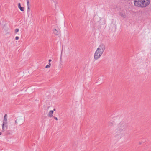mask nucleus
Wrapping results in <instances>:
<instances>
[{"mask_svg":"<svg viewBox=\"0 0 151 151\" xmlns=\"http://www.w3.org/2000/svg\"><path fill=\"white\" fill-rule=\"evenodd\" d=\"M126 124L124 122L122 121L117 125L116 131L115 136L118 138H120L124 135V132L126 129Z\"/></svg>","mask_w":151,"mask_h":151,"instance_id":"obj_1","label":"nucleus"},{"mask_svg":"<svg viewBox=\"0 0 151 151\" xmlns=\"http://www.w3.org/2000/svg\"><path fill=\"white\" fill-rule=\"evenodd\" d=\"M24 122V119L22 117H19L15 120V124L17 125H21Z\"/></svg>","mask_w":151,"mask_h":151,"instance_id":"obj_2","label":"nucleus"},{"mask_svg":"<svg viewBox=\"0 0 151 151\" xmlns=\"http://www.w3.org/2000/svg\"><path fill=\"white\" fill-rule=\"evenodd\" d=\"M103 53L96 50L94 55V59L95 60H97L99 59Z\"/></svg>","mask_w":151,"mask_h":151,"instance_id":"obj_3","label":"nucleus"},{"mask_svg":"<svg viewBox=\"0 0 151 151\" xmlns=\"http://www.w3.org/2000/svg\"><path fill=\"white\" fill-rule=\"evenodd\" d=\"M105 49V46L103 44H101L96 50H98L102 53H103Z\"/></svg>","mask_w":151,"mask_h":151,"instance_id":"obj_4","label":"nucleus"},{"mask_svg":"<svg viewBox=\"0 0 151 151\" xmlns=\"http://www.w3.org/2000/svg\"><path fill=\"white\" fill-rule=\"evenodd\" d=\"M142 7H145L147 6L150 3L149 0H142Z\"/></svg>","mask_w":151,"mask_h":151,"instance_id":"obj_5","label":"nucleus"},{"mask_svg":"<svg viewBox=\"0 0 151 151\" xmlns=\"http://www.w3.org/2000/svg\"><path fill=\"white\" fill-rule=\"evenodd\" d=\"M120 16L122 18H124L126 17L127 15L124 11L122 10L119 13Z\"/></svg>","mask_w":151,"mask_h":151,"instance_id":"obj_6","label":"nucleus"},{"mask_svg":"<svg viewBox=\"0 0 151 151\" xmlns=\"http://www.w3.org/2000/svg\"><path fill=\"white\" fill-rule=\"evenodd\" d=\"M116 124V122L114 121H110L108 123V125L109 127H112Z\"/></svg>","mask_w":151,"mask_h":151,"instance_id":"obj_7","label":"nucleus"},{"mask_svg":"<svg viewBox=\"0 0 151 151\" xmlns=\"http://www.w3.org/2000/svg\"><path fill=\"white\" fill-rule=\"evenodd\" d=\"M140 0H134V4L135 6L140 7Z\"/></svg>","mask_w":151,"mask_h":151,"instance_id":"obj_8","label":"nucleus"},{"mask_svg":"<svg viewBox=\"0 0 151 151\" xmlns=\"http://www.w3.org/2000/svg\"><path fill=\"white\" fill-rule=\"evenodd\" d=\"M60 31L59 30H58L55 29L53 30V33L56 35L59 36L60 34Z\"/></svg>","mask_w":151,"mask_h":151,"instance_id":"obj_9","label":"nucleus"},{"mask_svg":"<svg viewBox=\"0 0 151 151\" xmlns=\"http://www.w3.org/2000/svg\"><path fill=\"white\" fill-rule=\"evenodd\" d=\"M3 123V125H6L7 124V119L6 114H5L4 116Z\"/></svg>","mask_w":151,"mask_h":151,"instance_id":"obj_10","label":"nucleus"},{"mask_svg":"<svg viewBox=\"0 0 151 151\" xmlns=\"http://www.w3.org/2000/svg\"><path fill=\"white\" fill-rule=\"evenodd\" d=\"M53 111H50L48 114V116L50 117H51L53 116Z\"/></svg>","mask_w":151,"mask_h":151,"instance_id":"obj_11","label":"nucleus"},{"mask_svg":"<svg viewBox=\"0 0 151 151\" xmlns=\"http://www.w3.org/2000/svg\"><path fill=\"white\" fill-rule=\"evenodd\" d=\"M6 125H3V123L2 124V131H4L6 130V129L7 128L6 127H5L4 126Z\"/></svg>","mask_w":151,"mask_h":151,"instance_id":"obj_12","label":"nucleus"},{"mask_svg":"<svg viewBox=\"0 0 151 151\" xmlns=\"http://www.w3.org/2000/svg\"><path fill=\"white\" fill-rule=\"evenodd\" d=\"M27 12H29L30 10L29 7V4H27Z\"/></svg>","mask_w":151,"mask_h":151,"instance_id":"obj_13","label":"nucleus"},{"mask_svg":"<svg viewBox=\"0 0 151 151\" xmlns=\"http://www.w3.org/2000/svg\"><path fill=\"white\" fill-rule=\"evenodd\" d=\"M20 9L21 11H24V8L23 7H20L19 8Z\"/></svg>","mask_w":151,"mask_h":151,"instance_id":"obj_14","label":"nucleus"},{"mask_svg":"<svg viewBox=\"0 0 151 151\" xmlns=\"http://www.w3.org/2000/svg\"><path fill=\"white\" fill-rule=\"evenodd\" d=\"M142 0H140V7H142Z\"/></svg>","mask_w":151,"mask_h":151,"instance_id":"obj_15","label":"nucleus"},{"mask_svg":"<svg viewBox=\"0 0 151 151\" xmlns=\"http://www.w3.org/2000/svg\"><path fill=\"white\" fill-rule=\"evenodd\" d=\"M19 29H16L15 30V32L16 33H17L19 31Z\"/></svg>","mask_w":151,"mask_h":151,"instance_id":"obj_16","label":"nucleus"},{"mask_svg":"<svg viewBox=\"0 0 151 151\" xmlns=\"http://www.w3.org/2000/svg\"><path fill=\"white\" fill-rule=\"evenodd\" d=\"M18 7L19 8L20 7H21V4H20V3H19L18 4Z\"/></svg>","mask_w":151,"mask_h":151,"instance_id":"obj_17","label":"nucleus"},{"mask_svg":"<svg viewBox=\"0 0 151 151\" xmlns=\"http://www.w3.org/2000/svg\"><path fill=\"white\" fill-rule=\"evenodd\" d=\"M53 1L55 3V5L57 4V1H54V0H53Z\"/></svg>","mask_w":151,"mask_h":151,"instance_id":"obj_18","label":"nucleus"},{"mask_svg":"<svg viewBox=\"0 0 151 151\" xmlns=\"http://www.w3.org/2000/svg\"><path fill=\"white\" fill-rule=\"evenodd\" d=\"M19 39V37L18 36H16L15 38V39L16 40H18Z\"/></svg>","mask_w":151,"mask_h":151,"instance_id":"obj_19","label":"nucleus"},{"mask_svg":"<svg viewBox=\"0 0 151 151\" xmlns=\"http://www.w3.org/2000/svg\"><path fill=\"white\" fill-rule=\"evenodd\" d=\"M50 67V65H47L46 66L45 68H49Z\"/></svg>","mask_w":151,"mask_h":151,"instance_id":"obj_20","label":"nucleus"},{"mask_svg":"<svg viewBox=\"0 0 151 151\" xmlns=\"http://www.w3.org/2000/svg\"><path fill=\"white\" fill-rule=\"evenodd\" d=\"M27 4H29V0H26Z\"/></svg>","mask_w":151,"mask_h":151,"instance_id":"obj_21","label":"nucleus"},{"mask_svg":"<svg viewBox=\"0 0 151 151\" xmlns=\"http://www.w3.org/2000/svg\"><path fill=\"white\" fill-rule=\"evenodd\" d=\"M54 119L56 120H58V118L56 117H54Z\"/></svg>","mask_w":151,"mask_h":151,"instance_id":"obj_22","label":"nucleus"},{"mask_svg":"<svg viewBox=\"0 0 151 151\" xmlns=\"http://www.w3.org/2000/svg\"><path fill=\"white\" fill-rule=\"evenodd\" d=\"M51 61L52 60H51V59H49V63H50Z\"/></svg>","mask_w":151,"mask_h":151,"instance_id":"obj_23","label":"nucleus"},{"mask_svg":"<svg viewBox=\"0 0 151 151\" xmlns=\"http://www.w3.org/2000/svg\"><path fill=\"white\" fill-rule=\"evenodd\" d=\"M48 65H50V66H51V65L50 63H49Z\"/></svg>","mask_w":151,"mask_h":151,"instance_id":"obj_24","label":"nucleus"},{"mask_svg":"<svg viewBox=\"0 0 151 151\" xmlns=\"http://www.w3.org/2000/svg\"><path fill=\"white\" fill-rule=\"evenodd\" d=\"M1 132H0V135H1Z\"/></svg>","mask_w":151,"mask_h":151,"instance_id":"obj_25","label":"nucleus"},{"mask_svg":"<svg viewBox=\"0 0 151 151\" xmlns=\"http://www.w3.org/2000/svg\"><path fill=\"white\" fill-rule=\"evenodd\" d=\"M53 110L54 111H55V109H54Z\"/></svg>","mask_w":151,"mask_h":151,"instance_id":"obj_26","label":"nucleus"}]
</instances>
